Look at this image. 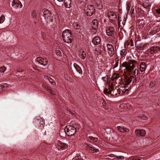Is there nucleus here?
<instances>
[{"label": "nucleus", "instance_id": "nucleus-7", "mask_svg": "<svg viewBox=\"0 0 160 160\" xmlns=\"http://www.w3.org/2000/svg\"><path fill=\"white\" fill-rule=\"evenodd\" d=\"M37 118V120H35L34 122L37 126L40 129H42L44 126V121L43 118Z\"/></svg>", "mask_w": 160, "mask_h": 160}, {"label": "nucleus", "instance_id": "nucleus-60", "mask_svg": "<svg viewBox=\"0 0 160 160\" xmlns=\"http://www.w3.org/2000/svg\"><path fill=\"white\" fill-rule=\"evenodd\" d=\"M157 30H158V31H160V28H158L157 29Z\"/></svg>", "mask_w": 160, "mask_h": 160}, {"label": "nucleus", "instance_id": "nucleus-16", "mask_svg": "<svg viewBox=\"0 0 160 160\" xmlns=\"http://www.w3.org/2000/svg\"><path fill=\"white\" fill-rule=\"evenodd\" d=\"M121 86L122 88H124L123 89H120L118 91L120 94L122 95L128 89H126L127 88L126 87L127 85H126L124 84V82H123V84L121 85Z\"/></svg>", "mask_w": 160, "mask_h": 160}, {"label": "nucleus", "instance_id": "nucleus-39", "mask_svg": "<svg viewBox=\"0 0 160 160\" xmlns=\"http://www.w3.org/2000/svg\"><path fill=\"white\" fill-rule=\"evenodd\" d=\"M108 85L109 89H111L112 90L114 89V87L112 85V84H111L110 83V82H109V83H108Z\"/></svg>", "mask_w": 160, "mask_h": 160}, {"label": "nucleus", "instance_id": "nucleus-25", "mask_svg": "<svg viewBox=\"0 0 160 160\" xmlns=\"http://www.w3.org/2000/svg\"><path fill=\"white\" fill-rule=\"evenodd\" d=\"M73 66L77 70V71L80 73H82V71L81 68L77 64L74 63Z\"/></svg>", "mask_w": 160, "mask_h": 160}, {"label": "nucleus", "instance_id": "nucleus-10", "mask_svg": "<svg viewBox=\"0 0 160 160\" xmlns=\"http://www.w3.org/2000/svg\"><path fill=\"white\" fill-rule=\"evenodd\" d=\"M115 27H114L109 26L107 28L106 31L107 35L112 36L114 35L115 32Z\"/></svg>", "mask_w": 160, "mask_h": 160}, {"label": "nucleus", "instance_id": "nucleus-31", "mask_svg": "<svg viewBox=\"0 0 160 160\" xmlns=\"http://www.w3.org/2000/svg\"><path fill=\"white\" fill-rule=\"evenodd\" d=\"M102 79L106 82V84L109 83L110 81L108 80V77L107 76L105 77H102Z\"/></svg>", "mask_w": 160, "mask_h": 160}, {"label": "nucleus", "instance_id": "nucleus-42", "mask_svg": "<svg viewBox=\"0 0 160 160\" xmlns=\"http://www.w3.org/2000/svg\"><path fill=\"white\" fill-rule=\"evenodd\" d=\"M49 82L51 83L53 85H55L56 84L55 82L54 81V80L52 78H50V79H49Z\"/></svg>", "mask_w": 160, "mask_h": 160}, {"label": "nucleus", "instance_id": "nucleus-13", "mask_svg": "<svg viewBox=\"0 0 160 160\" xmlns=\"http://www.w3.org/2000/svg\"><path fill=\"white\" fill-rule=\"evenodd\" d=\"M12 6L15 8H21L22 7V5L21 2L18 0H14L13 1Z\"/></svg>", "mask_w": 160, "mask_h": 160}, {"label": "nucleus", "instance_id": "nucleus-55", "mask_svg": "<svg viewBox=\"0 0 160 160\" xmlns=\"http://www.w3.org/2000/svg\"><path fill=\"white\" fill-rule=\"evenodd\" d=\"M115 135L116 136L117 138H116L115 137V139L116 140L117 139H118V134H117V133H115Z\"/></svg>", "mask_w": 160, "mask_h": 160}, {"label": "nucleus", "instance_id": "nucleus-11", "mask_svg": "<svg viewBox=\"0 0 160 160\" xmlns=\"http://www.w3.org/2000/svg\"><path fill=\"white\" fill-rule=\"evenodd\" d=\"M108 16L110 20L112 21H114L115 19H117V15L113 12H108Z\"/></svg>", "mask_w": 160, "mask_h": 160}, {"label": "nucleus", "instance_id": "nucleus-43", "mask_svg": "<svg viewBox=\"0 0 160 160\" xmlns=\"http://www.w3.org/2000/svg\"><path fill=\"white\" fill-rule=\"evenodd\" d=\"M126 50L125 49H122L120 51V55H123L125 52Z\"/></svg>", "mask_w": 160, "mask_h": 160}, {"label": "nucleus", "instance_id": "nucleus-59", "mask_svg": "<svg viewBox=\"0 0 160 160\" xmlns=\"http://www.w3.org/2000/svg\"><path fill=\"white\" fill-rule=\"evenodd\" d=\"M59 2H63L64 0H57Z\"/></svg>", "mask_w": 160, "mask_h": 160}, {"label": "nucleus", "instance_id": "nucleus-58", "mask_svg": "<svg viewBox=\"0 0 160 160\" xmlns=\"http://www.w3.org/2000/svg\"><path fill=\"white\" fill-rule=\"evenodd\" d=\"M3 86H2V85H0V89H2Z\"/></svg>", "mask_w": 160, "mask_h": 160}, {"label": "nucleus", "instance_id": "nucleus-45", "mask_svg": "<svg viewBox=\"0 0 160 160\" xmlns=\"http://www.w3.org/2000/svg\"><path fill=\"white\" fill-rule=\"evenodd\" d=\"M61 54V53L60 50H56V54L57 55L60 56Z\"/></svg>", "mask_w": 160, "mask_h": 160}, {"label": "nucleus", "instance_id": "nucleus-34", "mask_svg": "<svg viewBox=\"0 0 160 160\" xmlns=\"http://www.w3.org/2000/svg\"><path fill=\"white\" fill-rule=\"evenodd\" d=\"M110 157H113V156L116 157V158L117 159H124V157L122 156H116L114 155L113 154H111L110 155H109Z\"/></svg>", "mask_w": 160, "mask_h": 160}, {"label": "nucleus", "instance_id": "nucleus-61", "mask_svg": "<svg viewBox=\"0 0 160 160\" xmlns=\"http://www.w3.org/2000/svg\"><path fill=\"white\" fill-rule=\"evenodd\" d=\"M105 47L104 48V50H105Z\"/></svg>", "mask_w": 160, "mask_h": 160}, {"label": "nucleus", "instance_id": "nucleus-41", "mask_svg": "<svg viewBox=\"0 0 160 160\" xmlns=\"http://www.w3.org/2000/svg\"><path fill=\"white\" fill-rule=\"evenodd\" d=\"M44 33L43 32H41V36H39V38L40 39L44 40Z\"/></svg>", "mask_w": 160, "mask_h": 160}, {"label": "nucleus", "instance_id": "nucleus-20", "mask_svg": "<svg viewBox=\"0 0 160 160\" xmlns=\"http://www.w3.org/2000/svg\"><path fill=\"white\" fill-rule=\"evenodd\" d=\"M43 16L44 17L45 19L46 20V21L47 23L50 22H52V17H51L50 13L49 14Z\"/></svg>", "mask_w": 160, "mask_h": 160}, {"label": "nucleus", "instance_id": "nucleus-54", "mask_svg": "<svg viewBox=\"0 0 160 160\" xmlns=\"http://www.w3.org/2000/svg\"><path fill=\"white\" fill-rule=\"evenodd\" d=\"M149 5L148 4L147 5V6H146V5H145L144 4L143 5V6L144 8H147V7H149Z\"/></svg>", "mask_w": 160, "mask_h": 160}, {"label": "nucleus", "instance_id": "nucleus-15", "mask_svg": "<svg viewBox=\"0 0 160 160\" xmlns=\"http://www.w3.org/2000/svg\"><path fill=\"white\" fill-rule=\"evenodd\" d=\"M135 133L138 137L143 136L146 134V131L143 129H137L136 130Z\"/></svg>", "mask_w": 160, "mask_h": 160}, {"label": "nucleus", "instance_id": "nucleus-40", "mask_svg": "<svg viewBox=\"0 0 160 160\" xmlns=\"http://www.w3.org/2000/svg\"><path fill=\"white\" fill-rule=\"evenodd\" d=\"M98 8L99 9H102V4H101V2L100 1H99L98 3H97Z\"/></svg>", "mask_w": 160, "mask_h": 160}, {"label": "nucleus", "instance_id": "nucleus-26", "mask_svg": "<svg viewBox=\"0 0 160 160\" xmlns=\"http://www.w3.org/2000/svg\"><path fill=\"white\" fill-rule=\"evenodd\" d=\"M79 55V57L83 59H85L86 56L85 52L83 50L80 51Z\"/></svg>", "mask_w": 160, "mask_h": 160}, {"label": "nucleus", "instance_id": "nucleus-21", "mask_svg": "<svg viewBox=\"0 0 160 160\" xmlns=\"http://www.w3.org/2000/svg\"><path fill=\"white\" fill-rule=\"evenodd\" d=\"M146 64L145 62H142L140 65V70L141 72H144L146 69Z\"/></svg>", "mask_w": 160, "mask_h": 160}, {"label": "nucleus", "instance_id": "nucleus-18", "mask_svg": "<svg viewBox=\"0 0 160 160\" xmlns=\"http://www.w3.org/2000/svg\"><path fill=\"white\" fill-rule=\"evenodd\" d=\"M101 42V39L98 37H95L92 40V42L96 45L99 44Z\"/></svg>", "mask_w": 160, "mask_h": 160}, {"label": "nucleus", "instance_id": "nucleus-6", "mask_svg": "<svg viewBox=\"0 0 160 160\" xmlns=\"http://www.w3.org/2000/svg\"><path fill=\"white\" fill-rule=\"evenodd\" d=\"M36 61L42 66L44 67L48 64V60L47 58L42 57H38L36 59Z\"/></svg>", "mask_w": 160, "mask_h": 160}, {"label": "nucleus", "instance_id": "nucleus-5", "mask_svg": "<svg viewBox=\"0 0 160 160\" xmlns=\"http://www.w3.org/2000/svg\"><path fill=\"white\" fill-rule=\"evenodd\" d=\"M124 80V84L126 85H127L126 87L127 88L126 89H128L130 87L129 84L132 81L133 83L136 82V77L132 76H131L130 78L128 77H126Z\"/></svg>", "mask_w": 160, "mask_h": 160}, {"label": "nucleus", "instance_id": "nucleus-44", "mask_svg": "<svg viewBox=\"0 0 160 160\" xmlns=\"http://www.w3.org/2000/svg\"><path fill=\"white\" fill-rule=\"evenodd\" d=\"M130 4H128L127 5V13H129V11L130 10Z\"/></svg>", "mask_w": 160, "mask_h": 160}, {"label": "nucleus", "instance_id": "nucleus-22", "mask_svg": "<svg viewBox=\"0 0 160 160\" xmlns=\"http://www.w3.org/2000/svg\"><path fill=\"white\" fill-rule=\"evenodd\" d=\"M64 5L66 8H69L71 7V0H64Z\"/></svg>", "mask_w": 160, "mask_h": 160}, {"label": "nucleus", "instance_id": "nucleus-50", "mask_svg": "<svg viewBox=\"0 0 160 160\" xmlns=\"http://www.w3.org/2000/svg\"><path fill=\"white\" fill-rule=\"evenodd\" d=\"M144 46H142L140 45L138 47V48L141 50H143V49H144Z\"/></svg>", "mask_w": 160, "mask_h": 160}, {"label": "nucleus", "instance_id": "nucleus-2", "mask_svg": "<svg viewBox=\"0 0 160 160\" xmlns=\"http://www.w3.org/2000/svg\"><path fill=\"white\" fill-rule=\"evenodd\" d=\"M72 34L71 31L70 30L67 29L64 31L62 34L63 41L67 43H71L73 39Z\"/></svg>", "mask_w": 160, "mask_h": 160}, {"label": "nucleus", "instance_id": "nucleus-35", "mask_svg": "<svg viewBox=\"0 0 160 160\" xmlns=\"http://www.w3.org/2000/svg\"><path fill=\"white\" fill-rule=\"evenodd\" d=\"M5 20V17L3 15H2L0 17V23H2Z\"/></svg>", "mask_w": 160, "mask_h": 160}, {"label": "nucleus", "instance_id": "nucleus-51", "mask_svg": "<svg viewBox=\"0 0 160 160\" xmlns=\"http://www.w3.org/2000/svg\"><path fill=\"white\" fill-rule=\"evenodd\" d=\"M155 83L153 82H151V83H150V86L151 87H154V86H155Z\"/></svg>", "mask_w": 160, "mask_h": 160}, {"label": "nucleus", "instance_id": "nucleus-52", "mask_svg": "<svg viewBox=\"0 0 160 160\" xmlns=\"http://www.w3.org/2000/svg\"><path fill=\"white\" fill-rule=\"evenodd\" d=\"M156 11L157 13L160 14V8H158L156 10Z\"/></svg>", "mask_w": 160, "mask_h": 160}, {"label": "nucleus", "instance_id": "nucleus-37", "mask_svg": "<svg viewBox=\"0 0 160 160\" xmlns=\"http://www.w3.org/2000/svg\"><path fill=\"white\" fill-rule=\"evenodd\" d=\"M138 117H140L141 118H142L144 120H146L147 118L146 116L144 114H140L139 115Z\"/></svg>", "mask_w": 160, "mask_h": 160}, {"label": "nucleus", "instance_id": "nucleus-38", "mask_svg": "<svg viewBox=\"0 0 160 160\" xmlns=\"http://www.w3.org/2000/svg\"><path fill=\"white\" fill-rule=\"evenodd\" d=\"M88 138L91 140L94 141L96 142L98 140V139L96 138H94L92 136H89Z\"/></svg>", "mask_w": 160, "mask_h": 160}, {"label": "nucleus", "instance_id": "nucleus-57", "mask_svg": "<svg viewBox=\"0 0 160 160\" xmlns=\"http://www.w3.org/2000/svg\"><path fill=\"white\" fill-rule=\"evenodd\" d=\"M157 50L158 51L159 50L160 51V47H158V46H157Z\"/></svg>", "mask_w": 160, "mask_h": 160}, {"label": "nucleus", "instance_id": "nucleus-17", "mask_svg": "<svg viewBox=\"0 0 160 160\" xmlns=\"http://www.w3.org/2000/svg\"><path fill=\"white\" fill-rule=\"evenodd\" d=\"M92 28L96 31L98 28V21L97 19L93 20L92 22Z\"/></svg>", "mask_w": 160, "mask_h": 160}, {"label": "nucleus", "instance_id": "nucleus-49", "mask_svg": "<svg viewBox=\"0 0 160 160\" xmlns=\"http://www.w3.org/2000/svg\"><path fill=\"white\" fill-rule=\"evenodd\" d=\"M130 160H142V159L140 158L135 157Z\"/></svg>", "mask_w": 160, "mask_h": 160}, {"label": "nucleus", "instance_id": "nucleus-12", "mask_svg": "<svg viewBox=\"0 0 160 160\" xmlns=\"http://www.w3.org/2000/svg\"><path fill=\"white\" fill-rule=\"evenodd\" d=\"M57 147L58 150L60 149L63 150L67 148L68 145L66 143L63 142L62 141H58Z\"/></svg>", "mask_w": 160, "mask_h": 160}, {"label": "nucleus", "instance_id": "nucleus-27", "mask_svg": "<svg viewBox=\"0 0 160 160\" xmlns=\"http://www.w3.org/2000/svg\"><path fill=\"white\" fill-rule=\"evenodd\" d=\"M102 53V50L99 48H97L95 50V54L97 55H100Z\"/></svg>", "mask_w": 160, "mask_h": 160}, {"label": "nucleus", "instance_id": "nucleus-48", "mask_svg": "<svg viewBox=\"0 0 160 160\" xmlns=\"http://www.w3.org/2000/svg\"><path fill=\"white\" fill-rule=\"evenodd\" d=\"M129 44H130V46H134V44L133 40L131 39L130 40V41H129Z\"/></svg>", "mask_w": 160, "mask_h": 160}, {"label": "nucleus", "instance_id": "nucleus-28", "mask_svg": "<svg viewBox=\"0 0 160 160\" xmlns=\"http://www.w3.org/2000/svg\"><path fill=\"white\" fill-rule=\"evenodd\" d=\"M119 64V60H115V61L113 62V68H117Z\"/></svg>", "mask_w": 160, "mask_h": 160}, {"label": "nucleus", "instance_id": "nucleus-19", "mask_svg": "<svg viewBox=\"0 0 160 160\" xmlns=\"http://www.w3.org/2000/svg\"><path fill=\"white\" fill-rule=\"evenodd\" d=\"M86 158V157L83 154L81 155L80 154L79 156H76L72 160H83Z\"/></svg>", "mask_w": 160, "mask_h": 160}, {"label": "nucleus", "instance_id": "nucleus-30", "mask_svg": "<svg viewBox=\"0 0 160 160\" xmlns=\"http://www.w3.org/2000/svg\"><path fill=\"white\" fill-rule=\"evenodd\" d=\"M74 28L76 29L79 30L81 28L80 25L77 22H74L73 24Z\"/></svg>", "mask_w": 160, "mask_h": 160}, {"label": "nucleus", "instance_id": "nucleus-29", "mask_svg": "<svg viewBox=\"0 0 160 160\" xmlns=\"http://www.w3.org/2000/svg\"><path fill=\"white\" fill-rule=\"evenodd\" d=\"M45 89L48 91V92L52 93L53 95L55 94V92L52 89H51L48 86H45L44 87Z\"/></svg>", "mask_w": 160, "mask_h": 160}, {"label": "nucleus", "instance_id": "nucleus-47", "mask_svg": "<svg viewBox=\"0 0 160 160\" xmlns=\"http://www.w3.org/2000/svg\"><path fill=\"white\" fill-rule=\"evenodd\" d=\"M138 69H136L134 70V74L135 76H137L138 74Z\"/></svg>", "mask_w": 160, "mask_h": 160}, {"label": "nucleus", "instance_id": "nucleus-46", "mask_svg": "<svg viewBox=\"0 0 160 160\" xmlns=\"http://www.w3.org/2000/svg\"><path fill=\"white\" fill-rule=\"evenodd\" d=\"M32 15L33 17H35L37 15L36 11H33L32 13Z\"/></svg>", "mask_w": 160, "mask_h": 160}, {"label": "nucleus", "instance_id": "nucleus-1", "mask_svg": "<svg viewBox=\"0 0 160 160\" xmlns=\"http://www.w3.org/2000/svg\"><path fill=\"white\" fill-rule=\"evenodd\" d=\"M136 62L137 61L134 60H129L128 62H123L122 67H125L127 71L130 72L133 70L135 67L134 63Z\"/></svg>", "mask_w": 160, "mask_h": 160}, {"label": "nucleus", "instance_id": "nucleus-24", "mask_svg": "<svg viewBox=\"0 0 160 160\" xmlns=\"http://www.w3.org/2000/svg\"><path fill=\"white\" fill-rule=\"evenodd\" d=\"M118 79L119 80L121 79V78L118 74H114L112 77V79L113 81H116Z\"/></svg>", "mask_w": 160, "mask_h": 160}, {"label": "nucleus", "instance_id": "nucleus-32", "mask_svg": "<svg viewBox=\"0 0 160 160\" xmlns=\"http://www.w3.org/2000/svg\"><path fill=\"white\" fill-rule=\"evenodd\" d=\"M112 90L111 89H109L107 88H105L104 90V94H110L111 93Z\"/></svg>", "mask_w": 160, "mask_h": 160}, {"label": "nucleus", "instance_id": "nucleus-3", "mask_svg": "<svg viewBox=\"0 0 160 160\" xmlns=\"http://www.w3.org/2000/svg\"><path fill=\"white\" fill-rule=\"evenodd\" d=\"M66 134L68 136H73L76 132V128L72 125H68L64 128Z\"/></svg>", "mask_w": 160, "mask_h": 160}, {"label": "nucleus", "instance_id": "nucleus-33", "mask_svg": "<svg viewBox=\"0 0 160 160\" xmlns=\"http://www.w3.org/2000/svg\"><path fill=\"white\" fill-rule=\"evenodd\" d=\"M42 12H43V16H44L46 15L49 14H50L49 12L45 8H44L42 10Z\"/></svg>", "mask_w": 160, "mask_h": 160}, {"label": "nucleus", "instance_id": "nucleus-14", "mask_svg": "<svg viewBox=\"0 0 160 160\" xmlns=\"http://www.w3.org/2000/svg\"><path fill=\"white\" fill-rule=\"evenodd\" d=\"M118 130L120 132L125 133H128L129 131L128 129L124 127L123 126H118L117 127Z\"/></svg>", "mask_w": 160, "mask_h": 160}, {"label": "nucleus", "instance_id": "nucleus-8", "mask_svg": "<svg viewBox=\"0 0 160 160\" xmlns=\"http://www.w3.org/2000/svg\"><path fill=\"white\" fill-rule=\"evenodd\" d=\"M89 142L92 143V142H91L88 141V142L86 143L85 144V147L87 149L90 150L93 152H97L99 151L98 148H97L96 147H93Z\"/></svg>", "mask_w": 160, "mask_h": 160}, {"label": "nucleus", "instance_id": "nucleus-56", "mask_svg": "<svg viewBox=\"0 0 160 160\" xmlns=\"http://www.w3.org/2000/svg\"><path fill=\"white\" fill-rule=\"evenodd\" d=\"M23 70H17V72H22L23 71Z\"/></svg>", "mask_w": 160, "mask_h": 160}, {"label": "nucleus", "instance_id": "nucleus-53", "mask_svg": "<svg viewBox=\"0 0 160 160\" xmlns=\"http://www.w3.org/2000/svg\"><path fill=\"white\" fill-rule=\"evenodd\" d=\"M134 9L133 8H132H132H131V13L132 14L133 13H134L133 12H134Z\"/></svg>", "mask_w": 160, "mask_h": 160}, {"label": "nucleus", "instance_id": "nucleus-4", "mask_svg": "<svg viewBox=\"0 0 160 160\" xmlns=\"http://www.w3.org/2000/svg\"><path fill=\"white\" fill-rule=\"evenodd\" d=\"M86 15L89 16H92L94 13L95 9L94 7L92 5H87L86 4L84 9Z\"/></svg>", "mask_w": 160, "mask_h": 160}, {"label": "nucleus", "instance_id": "nucleus-36", "mask_svg": "<svg viewBox=\"0 0 160 160\" xmlns=\"http://www.w3.org/2000/svg\"><path fill=\"white\" fill-rule=\"evenodd\" d=\"M6 70V68L4 66L0 68V72H4Z\"/></svg>", "mask_w": 160, "mask_h": 160}, {"label": "nucleus", "instance_id": "nucleus-9", "mask_svg": "<svg viewBox=\"0 0 160 160\" xmlns=\"http://www.w3.org/2000/svg\"><path fill=\"white\" fill-rule=\"evenodd\" d=\"M108 52L109 56L112 57L115 53L113 46L111 44H108L107 45Z\"/></svg>", "mask_w": 160, "mask_h": 160}, {"label": "nucleus", "instance_id": "nucleus-23", "mask_svg": "<svg viewBox=\"0 0 160 160\" xmlns=\"http://www.w3.org/2000/svg\"><path fill=\"white\" fill-rule=\"evenodd\" d=\"M157 48V46H154L151 47L150 48V53L151 54H153L156 53L158 51L157 50L158 48Z\"/></svg>", "mask_w": 160, "mask_h": 160}]
</instances>
